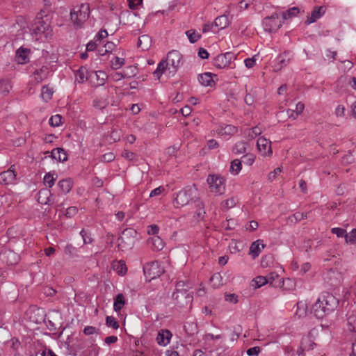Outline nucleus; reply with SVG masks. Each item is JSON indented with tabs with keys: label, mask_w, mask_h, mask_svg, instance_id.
I'll list each match as a JSON object with an SVG mask.
<instances>
[{
	"label": "nucleus",
	"mask_w": 356,
	"mask_h": 356,
	"mask_svg": "<svg viewBox=\"0 0 356 356\" xmlns=\"http://www.w3.org/2000/svg\"><path fill=\"white\" fill-rule=\"evenodd\" d=\"M193 298V296L189 291L172 293V299L175 305L181 309L189 310L192 306Z\"/></svg>",
	"instance_id": "423d86ee"
},
{
	"label": "nucleus",
	"mask_w": 356,
	"mask_h": 356,
	"mask_svg": "<svg viewBox=\"0 0 356 356\" xmlns=\"http://www.w3.org/2000/svg\"><path fill=\"white\" fill-rule=\"evenodd\" d=\"M100 44L95 41V40H92L90 41L86 45V50L88 51H92L95 50Z\"/></svg>",
	"instance_id": "0e129e2a"
},
{
	"label": "nucleus",
	"mask_w": 356,
	"mask_h": 356,
	"mask_svg": "<svg viewBox=\"0 0 356 356\" xmlns=\"http://www.w3.org/2000/svg\"><path fill=\"white\" fill-rule=\"evenodd\" d=\"M325 307L328 314L333 312L339 305V300L332 294L328 292H324L318 298Z\"/></svg>",
	"instance_id": "9d476101"
},
{
	"label": "nucleus",
	"mask_w": 356,
	"mask_h": 356,
	"mask_svg": "<svg viewBox=\"0 0 356 356\" xmlns=\"http://www.w3.org/2000/svg\"><path fill=\"white\" fill-rule=\"evenodd\" d=\"M49 122L51 127H59L62 124V116L59 114L53 115L49 120Z\"/></svg>",
	"instance_id": "a18cd8bd"
},
{
	"label": "nucleus",
	"mask_w": 356,
	"mask_h": 356,
	"mask_svg": "<svg viewBox=\"0 0 356 356\" xmlns=\"http://www.w3.org/2000/svg\"><path fill=\"white\" fill-rule=\"evenodd\" d=\"M148 243L151 245V248L154 250H161L164 247L163 241L159 236H154L148 240Z\"/></svg>",
	"instance_id": "a878e982"
},
{
	"label": "nucleus",
	"mask_w": 356,
	"mask_h": 356,
	"mask_svg": "<svg viewBox=\"0 0 356 356\" xmlns=\"http://www.w3.org/2000/svg\"><path fill=\"white\" fill-rule=\"evenodd\" d=\"M126 300L122 293L118 294L114 298L113 309L115 312H118L125 305Z\"/></svg>",
	"instance_id": "c85d7f7f"
},
{
	"label": "nucleus",
	"mask_w": 356,
	"mask_h": 356,
	"mask_svg": "<svg viewBox=\"0 0 356 356\" xmlns=\"http://www.w3.org/2000/svg\"><path fill=\"white\" fill-rule=\"evenodd\" d=\"M211 284L213 288H219L223 284L222 277L218 273L213 274L210 278Z\"/></svg>",
	"instance_id": "4c0bfd02"
},
{
	"label": "nucleus",
	"mask_w": 356,
	"mask_h": 356,
	"mask_svg": "<svg viewBox=\"0 0 356 356\" xmlns=\"http://www.w3.org/2000/svg\"><path fill=\"white\" fill-rule=\"evenodd\" d=\"M13 87V82L9 78L0 79V89H8Z\"/></svg>",
	"instance_id": "8fccbe9b"
},
{
	"label": "nucleus",
	"mask_w": 356,
	"mask_h": 356,
	"mask_svg": "<svg viewBox=\"0 0 356 356\" xmlns=\"http://www.w3.org/2000/svg\"><path fill=\"white\" fill-rule=\"evenodd\" d=\"M150 42V38L147 35H143L138 38V46L145 50L149 48Z\"/></svg>",
	"instance_id": "c9c22d12"
},
{
	"label": "nucleus",
	"mask_w": 356,
	"mask_h": 356,
	"mask_svg": "<svg viewBox=\"0 0 356 356\" xmlns=\"http://www.w3.org/2000/svg\"><path fill=\"white\" fill-rule=\"evenodd\" d=\"M92 81L95 87L102 86L104 84L106 78V74L102 71L96 72L94 75L91 76Z\"/></svg>",
	"instance_id": "393cba45"
},
{
	"label": "nucleus",
	"mask_w": 356,
	"mask_h": 356,
	"mask_svg": "<svg viewBox=\"0 0 356 356\" xmlns=\"http://www.w3.org/2000/svg\"><path fill=\"white\" fill-rule=\"evenodd\" d=\"M137 236V232L132 228L125 229L122 235L119 237L118 241H120L119 245H121L122 243H127V240L128 241V245H133L134 240Z\"/></svg>",
	"instance_id": "f8f14e48"
},
{
	"label": "nucleus",
	"mask_w": 356,
	"mask_h": 356,
	"mask_svg": "<svg viewBox=\"0 0 356 356\" xmlns=\"http://www.w3.org/2000/svg\"><path fill=\"white\" fill-rule=\"evenodd\" d=\"M106 324L108 327H111L113 329H118L119 327V323L113 316H107L106 318Z\"/></svg>",
	"instance_id": "864d4df0"
},
{
	"label": "nucleus",
	"mask_w": 356,
	"mask_h": 356,
	"mask_svg": "<svg viewBox=\"0 0 356 356\" xmlns=\"http://www.w3.org/2000/svg\"><path fill=\"white\" fill-rule=\"evenodd\" d=\"M108 104L107 99H97L93 102L94 107L100 110L106 108Z\"/></svg>",
	"instance_id": "c03bdc74"
},
{
	"label": "nucleus",
	"mask_w": 356,
	"mask_h": 356,
	"mask_svg": "<svg viewBox=\"0 0 356 356\" xmlns=\"http://www.w3.org/2000/svg\"><path fill=\"white\" fill-rule=\"evenodd\" d=\"M65 252L71 257H74L76 254V249L72 245L68 244L65 248Z\"/></svg>",
	"instance_id": "bf43d9fd"
},
{
	"label": "nucleus",
	"mask_w": 356,
	"mask_h": 356,
	"mask_svg": "<svg viewBox=\"0 0 356 356\" xmlns=\"http://www.w3.org/2000/svg\"><path fill=\"white\" fill-rule=\"evenodd\" d=\"M122 156L129 161H135L137 159V155L129 150L124 149L121 154Z\"/></svg>",
	"instance_id": "3c124183"
},
{
	"label": "nucleus",
	"mask_w": 356,
	"mask_h": 356,
	"mask_svg": "<svg viewBox=\"0 0 356 356\" xmlns=\"http://www.w3.org/2000/svg\"><path fill=\"white\" fill-rule=\"evenodd\" d=\"M242 168L241 161L239 159H234L231 162L230 172L233 175H238Z\"/></svg>",
	"instance_id": "58836bf2"
},
{
	"label": "nucleus",
	"mask_w": 356,
	"mask_h": 356,
	"mask_svg": "<svg viewBox=\"0 0 356 356\" xmlns=\"http://www.w3.org/2000/svg\"><path fill=\"white\" fill-rule=\"evenodd\" d=\"M191 288V285L184 281H179L176 284L175 291L173 293H181V292H187Z\"/></svg>",
	"instance_id": "e433bc0d"
},
{
	"label": "nucleus",
	"mask_w": 356,
	"mask_h": 356,
	"mask_svg": "<svg viewBox=\"0 0 356 356\" xmlns=\"http://www.w3.org/2000/svg\"><path fill=\"white\" fill-rule=\"evenodd\" d=\"M193 204L195 209L193 216L194 218L197 220L203 219L205 214L204 205L203 202L200 198H196L194 200Z\"/></svg>",
	"instance_id": "4be33fe9"
},
{
	"label": "nucleus",
	"mask_w": 356,
	"mask_h": 356,
	"mask_svg": "<svg viewBox=\"0 0 356 356\" xmlns=\"http://www.w3.org/2000/svg\"><path fill=\"white\" fill-rule=\"evenodd\" d=\"M236 59V55L231 51L218 55L213 60V65L218 69H223L231 65L232 62Z\"/></svg>",
	"instance_id": "0eeeda50"
},
{
	"label": "nucleus",
	"mask_w": 356,
	"mask_h": 356,
	"mask_svg": "<svg viewBox=\"0 0 356 356\" xmlns=\"http://www.w3.org/2000/svg\"><path fill=\"white\" fill-rule=\"evenodd\" d=\"M30 49L23 47L17 49L15 53V60L18 64H26L29 62Z\"/></svg>",
	"instance_id": "4468645a"
},
{
	"label": "nucleus",
	"mask_w": 356,
	"mask_h": 356,
	"mask_svg": "<svg viewBox=\"0 0 356 356\" xmlns=\"http://www.w3.org/2000/svg\"><path fill=\"white\" fill-rule=\"evenodd\" d=\"M300 12V9L298 7H293L287 10L286 12L282 13V17L284 19H291L296 17Z\"/></svg>",
	"instance_id": "ea45409f"
},
{
	"label": "nucleus",
	"mask_w": 356,
	"mask_h": 356,
	"mask_svg": "<svg viewBox=\"0 0 356 356\" xmlns=\"http://www.w3.org/2000/svg\"><path fill=\"white\" fill-rule=\"evenodd\" d=\"M312 312L317 318H322L325 315L328 314V313L325 310L324 305H323L322 302L318 298L316 300V302L312 305Z\"/></svg>",
	"instance_id": "f3484780"
},
{
	"label": "nucleus",
	"mask_w": 356,
	"mask_h": 356,
	"mask_svg": "<svg viewBox=\"0 0 356 356\" xmlns=\"http://www.w3.org/2000/svg\"><path fill=\"white\" fill-rule=\"evenodd\" d=\"M256 56H253L252 58H248L244 60V63L246 67L248 68H252L256 64Z\"/></svg>",
	"instance_id": "338daca9"
},
{
	"label": "nucleus",
	"mask_w": 356,
	"mask_h": 356,
	"mask_svg": "<svg viewBox=\"0 0 356 356\" xmlns=\"http://www.w3.org/2000/svg\"><path fill=\"white\" fill-rule=\"evenodd\" d=\"M265 277L268 280V284H269L270 285L273 286H280L281 283V279H280L279 280L278 285L275 284V280L279 278V275L276 272H271Z\"/></svg>",
	"instance_id": "a19ab883"
},
{
	"label": "nucleus",
	"mask_w": 356,
	"mask_h": 356,
	"mask_svg": "<svg viewBox=\"0 0 356 356\" xmlns=\"http://www.w3.org/2000/svg\"><path fill=\"white\" fill-rule=\"evenodd\" d=\"M225 300L227 302L236 304L238 302V296L235 293H225Z\"/></svg>",
	"instance_id": "052dcab7"
},
{
	"label": "nucleus",
	"mask_w": 356,
	"mask_h": 356,
	"mask_svg": "<svg viewBox=\"0 0 356 356\" xmlns=\"http://www.w3.org/2000/svg\"><path fill=\"white\" fill-rule=\"evenodd\" d=\"M49 73L50 70L47 65L42 66L40 68L37 69L34 71L31 76V81H34L36 83H40L42 80L46 79Z\"/></svg>",
	"instance_id": "2eb2a0df"
},
{
	"label": "nucleus",
	"mask_w": 356,
	"mask_h": 356,
	"mask_svg": "<svg viewBox=\"0 0 356 356\" xmlns=\"http://www.w3.org/2000/svg\"><path fill=\"white\" fill-rule=\"evenodd\" d=\"M263 26L266 31L269 33L276 32L282 26V21L278 14L275 13L263 19Z\"/></svg>",
	"instance_id": "1a4fd4ad"
},
{
	"label": "nucleus",
	"mask_w": 356,
	"mask_h": 356,
	"mask_svg": "<svg viewBox=\"0 0 356 356\" xmlns=\"http://www.w3.org/2000/svg\"><path fill=\"white\" fill-rule=\"evenodd\" d=\"M210 191L216 195L225 192V179L220 175H209L207 179Z\"/></svg>",
	"instance_id": "39448f33"
},
{
	"label": "nucleus",
	"mask_w": 356,
	"mask_h": 356,
	"mask_svg": "<svg viewBox=\"0 0 356 356\" xmlns=\"http://www.w3.org/2000/svg\"><path fill=\"white\" fill-rule=\"evenodd\" d=\"M116 44L113 42H107L103 47L98 49V54L104 56L106 54L111 53L115 48Z\"/></svg>",
	"instance_id": "c756f323"
},
{
	"label": "nucleus",
	"mask_w": 356,
	"mask_h": 356,
	"mask_svg": "<svg viewBox=\"0 0 356 356\" xmlns=\"http://www.w3.org/2000/svg\"><path fill=\"white\" fill-rule=\"evenodd\" d=\"M216 76L211 72H205L198 76V81L202 86L212 87L214 84L213 78Z\"/></svg>",
	"instance_id": "aec40b11"
},
{
	"label": "nucleus",
	"mask_w": 356,
	"mask_h": 356,
	"mask_svg": "<svg viewBox=\"0 0 356 356\" xmlns=\"http://www.w3.org/2000/svg\"><path fill=\"white\" fill-rule=\"evenodd\" d=\"M197 189L195 187L187 186L179 191L173 200L176 208H181L184 206L193 204L196 197Z\"/></svg>",
	"instance_id": "f03ea898"
},
{
	"label": "nucleus",
	"mask_w": 356,
	"mask_h": 356,
	"mask_svg": "<svg viewBox=\"0 0 356 356\" xmlns=\"http://www.w3.org/2000/svg\"><path fill=\"white\" fill-rule=\"evenodd\" d=\"M214 24L220 29H224L229 24L228 16L221 15L215 19Z\"/></svg>",
	"instance_id": "7c9ffc66"
},
{
	"label": "nucleus",
	"mask_w": 356,
	"mask_h": 356,
	"mask_svg": "<svg viewBox=\"0 0 356 356\" xmlns=\"http://www.w3.org/2000/svg\"><path fill=\"white\" fill-rule=\"evenodd\" d=\"M242 161L246 165H251L254 161V156L252 154H245L242 157Z\"/></svg>",
	"instance_id": "680f3d73"
},
{
	"label": "nucleus",
	"mask_w": 356,
	"mask_h": 356,
	"mask_svg": "<svg viewBox=\"0 0 356 356\" xmlns=\"http://www.w3.org/2000/svg\"><path fill=\"white\" fill-rule=\"evenodd\" d=\"M58 187L63 194H67L72 189V182L70 179H62L58 181Z\"/></svg>",
	"instance_id": "cd10ccee"
},
{
	"label": "nucleus",
	"mask_w": 356,
	"mask_h": 356,
	"mask_svg": "<svg viewBox=\"0 0 356 356\" xmlns=\"http://www.w3.org/2000/svg\"><path fill=\"white\" fill-rule=\"evenodd\" d=\"M237 202V200L235 197H231L229 199H227L224 202V207H227V209H230L234 207Z\"/></svg>",
	"instance_id": "774afa93"
},
{
	"label": "nucleus",
	"mask_w": 356,
	"mask_h": 356,
	"mask_svg": "<svg viewBox=\"0 0 356 356\" xmlns=\"http://www.w3.org/2000/svg\"><path fill=\"white\" fill-rule=\"evenodd\" d=\"M57 178V175L54 172H48L44 177V184L51 188L54 185V182Z\"/></svg>",
	"instance_id": "f704fd0d"
},
{
	"label": "nucleus",
	"mask_w": 356,
	"mask_h": 356,
	"mask_svg": "<svg viewBox=\"0 0 356 356\" xmlns=\"http://www.w3.org/2000/svg\"><path fill=\"white\" fill-rule=\"evenodd\" d=\"M345 239L346 243L354 244L356 243V229H353L349 234L346 233Z\"/></svg>",
	"instance_id": "09e8293b"
},
{
	"label": "nucleus",
	"mask_w": 356,
	"mask_h": 356,
	"mask_svg": "<svg viewBox=\"0 0 356 356\" xmlns=\"http://www.w3.org/2000/svg\"><path fill=\"white\" fill-rule=\"evenodd\" d=\"M111 67L115 70L120 69L124 64V59L115 56L111 61Z\"/></svg>",
	"instance_id": "37998d69"
},
{
	"label": "nucleus",
	"mask_w": 356,
	"mask_h": 356,
	"mask_svg": "<svg viewBox=\"0 0 356 356\" xmlns=\"http://www.w3.org/2000/svg\"><path fill=\"white\" fill-rule=\"evenodd\" d=\"M80 235L82 236L84 244L92 243L93 239L92 238L90 234L88 233L85 229H82L80 232Z\"/></svg>",
	"instance_id": "6e6d98bb"
},
{
	"label": "nucleus",
	"mask_w": 356,
	"mask_h": 356,
	"mask_svg": "<svg viewBox=\"0 0 356 356\" xmlns=\"http://www.w3.org/2000/svg\"><path fill=\"white\" fill-rule=\"evenodd\" d=\"M262 133V128L259 126H256L251 129L248 130V136L252 138L255 136H259Z\"/></svg>",
	"instance_id": "5fc2aeb1"
},
{
	"label": "nucleus",
	"mask_w": 356,
	"mask_h": 356,
	"mask_svg": "<svg viewBox=\"0 0 356 356\" xmlns=\"http://www.w3.org/2000/svg\"><path fill=\"white\" fill-rule=\"evenodd\" d=\"M247 145V143L244 141L237 142L232 148V152L235 154H244L246 152Z\"/></svg>",
	"instance_id": "473e14b6"
},
{
	"label": "nucleus",
	"mask_w": 356,
	"mask_h": 356,
	"mask_svg": "<svg viewBox=\"0 0 356 356\" xmlns=\"http://www.w3.org/2000/svg\"><path fill=\"white\" fill-rule=\"evenodd\" d=\"M89 72L86 67H81L76 72V80L83 82L88 79Z\"/></svg>",
	"instance_id": "2f4dec72"
},
{
	"label": "nucleus",
	"mask_w": 356,
	"mask_h": 356,
	"mask_svg": "<svg viewBox=\"0 0 356 356\" xmlns=\"http://www.w3.org/2000/svg\"><path fill=\"white\" fill-rule=\"evenodd\" d=\"M172 336V334L169 330H161L156 337L157 343L160 346H165L170 343Z\"/></svg>",
	"instance_id": "6ab92c4d"
},
{
	"label": "nucleus",
	"mask_w": 356,
	"mask_h": 356,
	"mask_svg": "<svg viewBox=\"0 0 356 356\" xmlns=\"http://www.w3.org/2000/svg\"><path fill=\"white\" fill-rule=\"evenodd\" d=\"M159 227L155 224L149 225L147 227V232L149 235H153L154 236H157V234H159Z\"/></svg>",
	"instance_id": "4d7b16f0"
},
{
	"label": "nucleus",
	"mask_w": 356,
	"mask_h": 356,
	"mask_svg": "<svg viewBox=\"0 0 356 356\" xmlns=\"http://www.w3.org/2000/svg\"><path fill=\"white\" fill-rule=\"evenodd\" d=\"M54 90H45L41 92V97L44 102H48L52 97Z\"/></svg>",
	"instance_id": "69168bd1"
},
{
	"label": "nucleus",
	"mask_w": 356,
	"mask_h": 356,
	"mask_svg": "<svg viewBox=\"0 0 356 356\" xmlns=\"http://www.w3.org/2000/svg\"><path fill=\"white\" fill-rule=\"evenodd\" d=\"M90 15L88 3L75 6L70 12L71 20L76 28H81Z\"/></svg>",
	"instance_id": "7ed1b4c3"
},
{
	"label": "nucleus",
	"mask_w": 356,
	"mask_h": 356,
	"mask_svg": "<svg viewBox=\"0 0 356 356\" xmlns=\"http://www.w3.org/2000/svg\"><path fill=\"white\" fill-rule=\"evenodd\" d=\"M266 284H268V280L266 277L259 275L252 280L251 285L254 289H259Z\"/></svg>",
	"instance_id": "72a5a7b5"
},
{
	"label": "nucleus",
	"mask_w": 356,
	"mask_h": 356,
	"mask_svg": "<svg viewBox=\"0 0 356 356\" xmlns=\"http://www.w3.org/2000/svg\"><path fill=\"white\" fill-rule=\"evenodd\" d=\"M32 30L35 35L40 36V39L42 37L47 39L52 36V29L47 17L45 19L42 17H37L33 24Z\"/></svg>",
	"instance_id": "20e7f679"
},
{
	"label": "nucleus",
	"mask_w": 356,
	"mask_h": 356,
	"mask_svg": "<svg viewBox=\"0 0 356 356\" xmlns=\"http://www.w3.org/2000/svg\"><path fill=\"white\" fill-rule=\"evenodd\" d=\"M331 232L338 237H345L346 236V230L341 227H334L331 229Z\"/></svg>",
	"instance_id": "e2e57ef3"
},
{
	"label": "nucleus",
	"mask_w": 356,
	"mask_h": 356,
	"mask_svg": "<svg viewBox=\"0 0 356 356\" xmlns=\"http://www.w3.org/2000/svg\"><path fill=\"white\" fill-rule=\"evenodd\" d=\"M275 70H280L283 67L286 66L289 63L286 53L280 54L275 59Z\"/></svg>",
	"instance_id": "bb28decb"
},
{
	"label": "nucleus",
	"mask_w": 356,
	"mask_h": 356,
	"mask_svg": "<svg viewBox=\"0 0 356 356\" xmlns=\"http://www.w3.org/2000/svg\"><path fill=\"white\" fill-rule=\"evenodd\" d=\"M51 156L53 159L59 162H64L67 160V155L64 149L61 147H57L52 149L51 152Z\"/></svg>",
	"instance_id": "b1692460"
},
{
	"label": "nucleus",
	"mask_w": 356,
	"mask_h": 356,
	"mask_svg": "<svg viewBox=\"0 0 356 356\" xmlns=\"http://www.w3.org/2000/svg\"><path fill=\"white\" fill-rule=\"evenodd\" d=\"M116 270L119 275H123L126 273L127 268L125 264L123 261H120L118 264Z\"/></svg>",
	"instance_id": "13d9d810"
},
{
	"label": "nucleus",
	"mask_w": 356,
	"mask_h": 356,
	"mask_svg": "<svg viewBox=\"0 0 356 356\" xmlns=\"http://www.w3.org/2000/svg\"><path fill=\"white\" fill-rule=\"evenodd\" d=\"M265 246L264 244L261 243V240H257L251 244L249 254L252 255L253 259H255L259 255L261 249H264Z\"/></svg>",
	"instance_id": "5701e85b"
},
{
	"label": "nucleus",
	"mask_w": 356,
	"mask_h": 356,
	"mask_svg": "<svg viewBox=\"0 0 356 356\" xmlns=\"http://www.w3.org/2000/svg\"><path fill=\"white\" fill-rule=\"evenodd\" d=\"M273 262V258L271 254L265 255L262 257L261 261V266L262 268L269 267Z\"/></svg>",
	"instance_id": "de8ad7c7"
},
{
	"label": "nucleus",
	"mask_w": 356,
	"mask_h": 356,
	"mask_svg": "<svg viewBox=\"0 0 356 356\" xmlns=\"http://www.w3.org/2000/svg\"><path fill=\"white\" fill-rule=\"evenodd\" d=\"M143 271L147 278L153 280L162 275L164 270L159 261H154L145 264L143 267Z\"/></svg>",
	"instance_id": "6e6552de"
},
{
	"label": "nucleus",
	"mask_w": 356,
	"mask_h": 356,
	"mask_svg": "<svg viewBox=\"0 0 356 356\" xmlns=\"http://www.w3.org/2000/svg\"><path fill=\"white\" fill-rule=\"evenodd\" d=\"M182 65V56L179 51L172 50L168 52L166 59H162L153 72L155 79L159 80L163 74L173 76L177 69Z\"/></svg>",
	"instance_id": "f257e3e1"
},
{
	"label": "nucleus",
	"mask_w": 356,
	"mask_h": 356,
	"mask_svg": "<svg viewBox=\"0 0 356 356\" xmlns=\"http://www.w3.org/2000/svg\"><path fill=\"white\" fill-rule=\"evenodd\" d=\"M38 201L41 204H53L51 191L47 188L40 189L38 193Z\"/></svg>",
	"instance_id": "a211bd4d"
},
{
	"label": "nucleus",
	"mask_w": 356,
	"mask_h": 356,
	"mask_svg": "<svg viewBox=\"0 0 356 356\" xmlns=\"http://www.w3.org/2000/svg\"><path fill=\"white\" fill-rule=\"evenodd\" d=\"M257 148L264 156L269 155L272 153L271 142L264 137H260L257 143Z\"/></svg>",
	"instance_id": "ddd939ff"
},
{
	"label": "nucleus",
	"mask_w": 356,
	"mask_h": 356,
	"mask_svg": "<svg viewBox=\"0 0 356 356\" xmlns=\"http://www.w3.org/2000/svg\"><path fill=\"white\" fill-rule=\"evenodd\" d=\"M218 135L230 136L237 132V128L232 124H221L216 130Z\"/></svg>",
	"instance_id": "412c9836"
},
{
	"label": "nucleus",
	"mask_w": 356,
	"mask_h": 356,
	"mask_svg": "<svg viewBox=\"0 0 356 356\" xmlns=\"http://www.w3.org/2000/svg\"><path fill=\"white\" fill-rule=\"evenodd\" d=\"M348 329L352 331H356V315H350L348 318Z\"/></svg>",
	"instance_id": "603ef678"
},
{
	"label": "nucleus",
	"mask_w": 356,
	"mask_h": 356,
	"mask_svg": "<svg viewBox=\"0 0 356 356\" xmlns=\"http://www.w3.org/2000/svg\"><path fill=\"white\" fill-rule=\"evenodd\" d=\"M186 35H187L191 43L196 42L200 38L201 35L199 33H197L195 30L191 29L186 32Z\"/></svg>",
	"instance_id": "79ce46f5"
},
{
	"label": "nucleus",
	"mask_w": 356,
	"mask_h": 356,
	"mask_svg": "<svg viewBox=\"0 0 356 356\" xmlns=\"http://www.w3.org/2000/svg\"><path fill=\"white\" fill-rule=\"evenodd\" d=\"M325 13V8L324 6H316L314 8L311 15L307 16L305 22L307 24H310L315 22L317 19H320Z\"/></svg>",
	"instance_id": "dca6fc26"
},
{
	"label": "nucleus",
	"mask_w": 356,
	"mask_h": 356,
	"mask_svg": "<svg viewBox=\"0 0 356 356\" xmlns=\"http://www.w3.org/2000/svg\"><path fill=\"white\" fill-rule=\"evenodd\" d=\"M12 165L8 170L0 173V184L3 185H14L17 184V172Z\"/></svg>",
	"instance_id": "9b49d317"
},
{
	"label": "nucleus",
	"mask_w": 356,
	"mask_h": 356,
	"mask_svg": "<svg viewBox=\"0 0 356 356\" xmlns=\"http://www.w3.org/2000/svg\"><path fill=\"white\" fill-rule=\"evenodd\" d=\"M108 34L106 30L101 29L94 37V40L97 41L100 45L102 43V40L108 37Z\"/></svg>",
	"instance_id": "49530a36"
}]
</instances>
